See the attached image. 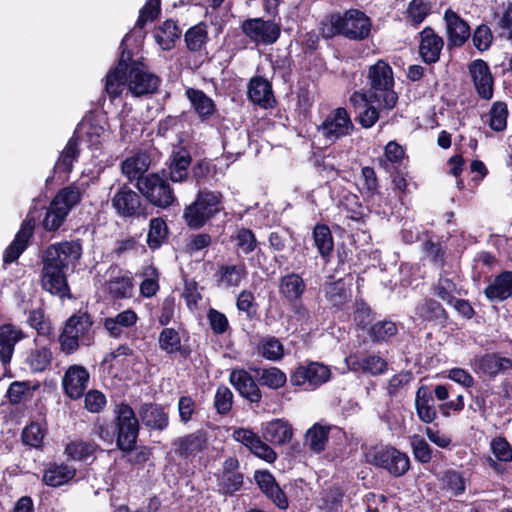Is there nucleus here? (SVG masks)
Returning a JSON list of instances; mask_svg holds the SVG:
<instances>
[{
    "mask_svg": "<svg viewBox=\"0 0 512 512\" xmlns=\"http://www.w3.org/2000/svg\"><path fill=\"white\" fill-rule=\"evenodd\" d=\"M112 207L122 218H146L147 205L142 196L127 184L120 186L111 199Z\"/></svg>",
    "mask_w": 512,
    "mask_h": 512,
    "instance_id": "9b49d317",
    "label": "nucleus"
},
{
    "mask_svg": "<svg viewBox=\"0 0 512 512\" xmlns=\"http://www.w3.org/2000/svg\"><path fill=\"white\" fill-rule=\"evenodd\" d=\"M493 18L498 19L495 28L503 32H508L507 38L512 40V2L508 1L506 5H503L501 14L494 12Z\"/></svg>",
    "mask_w": 512,
    "mask_h": 512,
    "instance_id": "774afa93",
    "label": "nucleus"
},
{
    "mask_svg": "<svg viewBox=\"0 0 512 512\" xmlns=\"http://www.w3.org/2000/svg\"><path fill=\"white\" fill-rule=\"evenodd\" d=\"M306 291V284L298 273L291 272L279 279V293L286 302L301 300Z\"/></svg>",
    "mask_w": 512,
    "mask_h": 512,
    "instance_id": "2f4dec72",
    "label": "nucleus"
},
{
    "mask_svg": "<svg viewBox=\"0 0 512 512\" xmlns=\"http://www.w3.org/2000/svg\"><path fill=\"white\" fill-rule=\"evenodd\" d=\"M346 217L357 223L365 224L369 218V211L362 205L356 194H349L342 201Z\"/></svg>",
    "mask_w": 512,
    "mask_h": 512,
    "instance_id": "3c124183",
    "label": "nucleus"
},
{
    "mask_svg": "<svg viewBox=\"0 0 512 512\" xmlns=\"http://www.w3.org/2000/svg\"><path fill=\"white\" fill-rule=\"evenodd\" d=\"M133 279L123 275L112 277L106 282V290L113 300H122L131 297Z\"/></svg>",
    "mask_w": 512,
    "mask_h": 512,
    "instance_id": "09e8293b",
    "label": "nucleus"
},
{
    "mask_svg": "<svg viewBox=\"0 0 512 512\" xmlns=\"http://www.w3.org/2000/svg\"><path fill=\"white\" fill-rule=\"evenodd\" d=\"M128 73V88L135 97L151 95L157 92L162 80L156 74L145 69L141 61L132 63Z\"/></svg>",
    "mask_w": 512,
    "mask_h": 512,
    "instance_id": "2eb2a0df",
    "label": "nucleus"
},
{
    "mask_svg": "<svg viewBox=\"0 0 512 512\" xmlns=\"http://www.w3.org/2000/svg\"><path fill=\"white\" fill-rule=\"evenodd\" d=\"M25 338L24 332L11 323L0 326V362L10 364L15 345Z\"/></svg>",
    "mask_w": 512,
    "mask_h": 512,
    "instance_id": "c85d7f7f",
    "label": "nucleus"
},
{
    "mask_svg": "<svg viewBox=\"0 0 512 512\" xmlns=\"http://www.w3.org/2000/svg\"><path fill=\"white\" fill-rule=\"evenodd\" d=\"M444 19L447 26L448 48L463 46L471 35L468 22L451 9L445 11Z\"/></svg>",
    "mask_w": 512,
    "mask_h": 512,
    "instance_id": "4be33fe9",
    "label": "nucleus"
},
{
    "mask_svg": "<svg viewBox=\"0 0 512 512\" xmlns=\"http://www.w3.org/2000/svg\"><path fill=\"white\" fill-rule=\"evenodd\" d=\"M242 33L256 45H271L277 42L281 35V27L273 20L263 18H248L241 24Z\"/></svg>",
    "mask_w": 512,
    "mask_h": 512,
    "instance_id": "4468645a",
    "label": "nucleus"
},
{
    "mask_svg": "<svg viewBox=\"0 0 512 512\" xmlns=\"http://www.w3.org/2000/svg\"><path fill=\"white\" fill-rule=\"evenodd\" d=\"M229 382L239 395L248 401L251 405L259 407L262 401V391L257 378L254 377L244 368H236L230 372Z\"/></svg>",
    "mask_w": 512,
    "mask_h": 512,
    "instance_id": "f3484780",
    "label": "nucleus"
},
{
    "mask_svg": "<svg viewBox=\"0 0 512 512\" xmlns=\"http://www.w3.org/2000/svg\"><path fill=\"white\" fill-rule=\"evenodd\" d=\"M508 106L505 102H494L489 111V127L495 132H502L507 128Z\"/></svg>",
    "mask_w": 512,
    "mask_h": 512,
    "instance_id": "bf43d9fd",
    "label": "nucleus"
},
{
    "mask_svg": "<svg viewBox=\"0 0 512 512\" xmlns=\"http://www.w3.org/2000/svg\"><path fill=\"white\" fill-rule=\"evenodd\" d=\"M80 138L75 133L68 140L63 151L60 153L56 161L53 172L57 173H70L73 167V162L76 161L80 155L79 149Z\"/></svg>",
    "mask_w": 512,
    "mask_h": 512,
    "instance_id": "58836bf2",
    "label": "nucleus"
},
{
    "mask_svg": "<svg viewBox=\"0 0 512 512\" xmlns=\"http://www.w3.org/2000/svg\"><path fill=\"white\" fill-rule=\"evenodd\" d=\"M366 90H356L349 97V104L356 114L355 121L364 129L372 128L380 119L381 111H391L398 103L395 78L391 65L378 59L366 74Z\"/></svg>",
    "mask_w": 512,
    "mask_h": 512,
    "instance_id": "f257e3e1",
    "label": "nucleus"
},
{
    "mask_svg": "<svg viewBox=\"0 0 512 512\" xmlns=\"http://www.w3.org/2000/svg\"><path fill=\"white\" fill-rule=\"evenodd\" d=\"M47 429L36 421H31L26 425L21 433V440L25 446L30 448H42L44 437L46 436Z\"/></svg>",
    "mask_w": 512,
    "mask_h": 512,
    "instance_id": "6e6d98bb",
    "label": "nucleus"
},
{
    "mask_svg": "<svg viewBox=\"0 0 512 512\" xmlns=\"http://www.w3.org/2000/svg\"><path fill=\"white\" fill-rule=\"evenodd\" d=\"M122 172L130 179H139L144 177L142 175L147 170L145 159L141 156L128 157L122 162Z\"/></svg>",
    "mask_w": 512,
    "mask_h": 512,
    "instance_id": "338daca9",
    "label": "nucleus"
},
{
    "mask_svg": "<svg viewBox=\"0 0 512 512\" xmlns=\"http://www.w3.org/2000/svg\"><path fill=\"white\" fill-rule=\"evenodd\" d=\"M314 246L325 264L331 262L334 252V238L327 224L317 223L312 230Z\"/></svg>",
    "mask_w": 512,
    "mask_h": 512,
    "instance_id": "7c9ffc66",
    "label": "nucleus"
},
{
    "mask_svg": "<svg viewBox=\"0 0 512 512\" xmlns=\"http://www.w3.org/2000/svg\"><path fill=\"white\" fill-rule=\"evenodd\" d=\"M123 66L122 63L116 64L106 75L105 91L111 98L118 97L124 85L128 84V73L123 71Z\"/></svg>",
    "mask_w": 512,
    "mask_h": 512,
    "instance_id": "de8ad7c7",
    "label": "nucleus"
},
{
    "mask_svg": "<svg viewBox=\"0 0 512 512\" xmlns=\"http://www.w3.org/2000/svg\"><path fill=\"white\" fill-rule=\"evenodd\" d=\"M191 162L192 157L187 148L182 146L174 148L166 163L169 179L175 183L186 180Z\"/></svg>",
    "mask_w": 512,
    "mask_h": 512,
    "instance_id": "bb28decb",
    "label": "nucleus"
},
{
    "mask_svg": "<svg viewBox=\"0 0 512 512\" xmlns=\"http://www.w3.org/2000/svg\"><path fill=\"white\" fill-rule=\"evenodd\" d=\"M97 450H100V446L93 440H74L65 447V453L69 458L82 462L88 461L89 458H94Z\"/></svg>",
    "mask_w": 512,
    "mask_h": 512,
    "instance_id": "c03bdc74",
    "label": "nucleus"
},
{
    "mask_svg": "<svg viewBox=\"0 0 512 512\" xmlns=\"http://www.w3.org/2000/svg\"><path fill=\"white\" fill-rule=\"evenodd\" d=\"M354 129L353 122L346 108L338 107L332 110L320 125L317 131L331 144L348 136Z\"/></svg>",
    "mask_w": 512,
    "mask_h": 512,
    "instance_id": "f8f14e48",
    "label": "nucleus"
},
{
    "mask_svg": "<svg viewBox=\"0 0 512 512\" xmlns=\"http://www.w3.org/2000/svg\"><path fill=\"white\" fill-rule=\"evenodd\" d=\"M36 226V217L32 211H29L22 221L20 229L17 231L13 241L3 252V263L11 264L15 262L21 254L29 247L34 236Z\"/></svg>",
    "mask_w": 512,
    "mask_h": 512,
    "instance_id": "dca6fc26",
    "label": "nucleus"
},
{
    "mask_svg": "<svg viewBox=\"0 0 512 512\" xmlns=\"http://www.w3.org/2000/svg\"><path fill=\"white\" fill-rule=\"evenodd\" d=\"M258 352L267 360L279 361L284 356V346L276 337L266 336L260 339Z\"/></svg>",
    "mask_w": 512,
    "mask_h": 512,
    "instance_id": "13d9d810",
    "label": "nucleus"
},
{
    "mask_svg": "<svg viewBox=\"0 0 512 512\" xmlns=\"http://www.w3.org/2000/svg\"><path fill=\"white\" fill-rule=\"evenodd\" d=\"M27 323L37 331L39 336L54 339L53 327L51 321L45 317L44 310L41 308L29 311Z\"/></svg>",
    "mask_w": 512,
    "mask_h": 512,
    "instance_id": "4d7b16f0",
    "label": "nucleus"
},
{
    "mask_svg": "<svg viewBox=\"0 0 512 512\" xmlns=\"http://www.w3.org/2000/svg\"><path fill=\"white\" fill-rule=\"evenodd\" d=\"M248 271L244 262L238 264H222L216 272L219 286L238 287L247 277Z\"/></svg>",
    "mask_w": 512,
    "mask_h": 512,
    "instance_id": "f704fd0d",
    "label": "nucleus"
},
{
    "mask_svg": "<svg viewBox=\"0 0 512 512\" xmlns=\"http://www.w3.org/2000/svg\"><path fill=\"white\" fill-rule=\"evenodd\" d=\"M114 413L113 424L116 446L124 453H131L136 447L139 436V419L130 404L125 401L116 405Z\"/></svg>",
    "mask_w": 512,
    "mask_h": 512,
    "instance_id": "0eeeda50",
    "label": "nucleus"
},
{
    "mask_svg": "<svg viewBox=\"0 0 512 512\" xmlns=\"http://www.w3.org/2000/svg\"><path fill=\"white\" fill-rule=\"evenodd\" d=\"M256 378L260 386H266L277 390L287 382V376L280 368L272 366L269 368H255Z\"/></svg>",
    "mask_w": 512,
    "mask_h": 512,
    "instance_id": "49530a36",
    "label": "nucleus"
},
{
    "mask_svg": "<svg viewBox=\"0 0 512 512\" xmlns=\"http://www.w3.org/2000/svg\"><path fill=\"white\" fill-rule=\"evenodd\" d=\"M82 199V193L76 186L69 185L60 189L53 197L46 209L41 222L42 228L47 232L57 231L67 219L70 211Z\"/></svg>",
    "mask_w": 512,
    "mask_h": 512,
    "instance_id": "423d86ee",
    "label": "nucleus"
},
{
    "mask_svg": "<svg viewBox=\"0 0 512 512\" xmlns=\"http://www.w3.org/2000/svg\"><path fill=\"white\" fill-rule=\"evenodd\" d=\"M332 376L329 366L316 362L308 361L305 364H299L290 373V384L300 387L305 391H314L330 380Z\"/></svg>",
    "mask_w": 512,
    "mask_h": 512,
    "instance_id": "9d476101",
    "label": "nucleus"
},
{
    "mask_svg": "<svg viewBox=\"0 0 512 512\" xmlns=\"http://www.w3.org/2000/svg\"><path fill=\"white\" fill-rule=\"evenodd\" d=\"M89 378V372L84 366H69L62 379L64 393L73 400L81 398L85 394Z\"/></svg>",
    "mask_w": 512,
    "mask_h": 512,
    "instance_id": "412c9836",
    "label": "nucleus"
},
{
    "mask_svg": "<svg viewBox=\"0 0 512 512\" xmlns=\"http://www.w3.org/2000/svg\"><path fill=\"white\" fill-rule=\"evenodd\" d=\"M366 331L372 343L382 344L397 335L398 327L394 321L383 319L374 321Z\"/></svg>",
    "mask_w": 512,
    "mask_h": 512,
    "instance_id": "79ce46f5",
    "label": "nucleus"
},
{
    "mask_svg": "<svg viewBox=\"0 0 512 512\" xmlns=\"http://www.w3.org/2000/svg\"><path fill=\"white\" fill-rule=\"evenodd\" d=\"M58 342L60 351L66 356L73 355L81 346L94 344V319L87 308H80L65 320Z\"/></svg>",
    "mask_w": 512,
    "mask_h": 512,
    "instance_id": "20e7f679",
    "label": "nucleus"
},
{
    "mask_svg": "<svg viewBox=\"0 0 512 512\" xmlns=\"http://www.w3.org/2000/svg\"><path fill=\"white\" fill-rule=\"evenodd\" d=\"M247 95L253 104L264 109L273 108L276 104L272 84L262 76H254L250 79Z\"/></svg>",
    "mask_w": 512,
    "mask_h": 512,
    "instance_id": "393cba45",
    "label": "nucleus"
},
{
    "mask_svg": "<svg viewBox=\"0 0 512 512\" xmlns=\"http://www.w3.org/2000/svg\"><path fill=\"white\" fill-rule=\"evenodd\" d=\"M223 195L219 191L200 189L194 201L183 211V220L191 230H199L224 210Z\"/></svg>",
    "mask_w": 512,
    "mask_h": 512,
    "instance_id": "39448f33",
    "label": "nucleus"
},
{
    "mask_svg": "<svg viewBox=\"0 0 512 512\" xmlns=\"http://www.w3.org/2000/svg\"><path fill=\"white\" fill-rule=\"evenodd\" d=\"M158 346L165 354H179L184 360L190 358L192 353V349L189 345L182 344L179 331L171 327H164L159 332Z\"/></svg>",
    "mask_w": 512,
    "mask_h": 512,
    "instance_id": "a878e982",
    "label": "nucleus"
},
{
    "mask_svg": "<svg viewBox=\"0 0 512 512\" xmlns=\"http://www.w3.org/2000/svg\"><path fill=\"white\" fill-rule=\"evenodd\" d=\"M434 294L447 304H452L456 295H462V289L457 287V284L452 278L440 275L437 282L433 286Z\"/></svg>",
    "mask_w": 512,
    "mask_h": 512,
    "instance_id": "5fc2aeb1",
    "label": "nucleus"
},
{
    "mask_svg": "<svg viewBox=\"0 0 512 512\" xmlns=\"http://www.w3.org/2000/svg\"><path fill=\"white\" fill-rule=\"evenodd\" d=\"M231 240L235 245L238 255H248L254 252L259 246L256 234L247 227L237 228L235 233L231 236Z\"/></svg>",
    "mask_w": 512,
    "mask_h": 512,
    "instance_id": "a18cd8bd",
    "label": "nucleus"
},
{
    "mask_svg": "<svg viewBox=\"0 0 512 512\" xmlns=\"http://www.w3.org/2000/svg\"><path fill=\"white\" fill-rule=\"evenodd\" d=\"M411 448L416 461L421 464H428L431 462L433 451L431 446L424 438L420 437L419 435H414L411 439Z\"/></svg>",
    "mask_w": 512,
    "mask_h": 512,
    "instance_id": "69168bd1",
    "label": "nucleus"
},
{
    "mask_svg": "<svg viewBox=\"0 0 512 512\" xmlns=\"http://www.w3.org/2000/svg\"><path fill=\"white\" fill-rule=\"evenodd\" d=\"M366 457L370 464L386 470L394 477L403 476L410 468L407 454L392 446L374 447Z\"/></svg>",
    "mask_w": 512,
    "mask_h": 512,
    "instance_id": "1a4fd4ad",
    "label": "nucleus"
},
{
    "mask_svg": "<svg viewBox=\"0 0 512 512\" xmlns=\"http://www.w3.org/2000/svg\"><path fill=\"white\" fill-rule=\"evenodd\" d=\"M432 5L429 0H411L407 14L414 27H418L431 13Z\"/></svg>",
    "mask_w": 512,
    "mask_h": 512,
    "instance_id": "052dcab7",
    "label": "nucleus"
},
{
    "mask_svg": "<svg viewBox=\"0 0 512 512\" xmlns=\"http://www.w3.org/2000/svg\"><path fill=\"white\" fill-rule=\"evenodd\" d=\"M324 293L327 302L337 310H342L351 298V289L344 279L327 282L324 285Z\"/></svg>",
    "mask_w": 512,
    "mask_h": 512,
    "instance_id": "4c0bfd02",
    "label": "nucleus"
},
{
    "mask_svg": "<svg viewBox=\"0 0 512 512\" xmlns=\"http://www.w3.org/2000/svg\"><path fill=\"white\" fill-rule=\"evenodd\" d=\"M142 425L148 432L162 433L170 426V415L166 406L156 402H144L138 408Z\"/></svg>",
    "mask_w": 512,
    "mask_h": 512,
    "instance_id": "a211bd4d",
    "label": "nucleus"
},
{
    "mask_svg": "<svg viewBox=\"0 0 512 512\" xmlns=\"http://www.w3.org/2000/svg\"><path fill=\"white\" fill-rule=\"evenodd\" d=\"M468 71L478 96L490 100L494 93V77L488 63L483 59H475L469 63Z\"/></svg>",
    "mask_w": 512,
    "mask_h": 512,
    "instance_id": "aec40b11",
    "label": "nucleus"
},
{
    "mask_svg": "<svg viewBox=\"0 0 512 512\" xmlns=\"http://www.w3.org/2000/svg\"><path fill=\"white\" fill-rule=\"evenodd\" d=\"M236 307L240 312L246 314L248 320H253L258 311V304L253 292L246 289L242 290L237 296Z\"/></svg>",
    "mask_w": 512,
    "mask_h": 512,
    "instance_id": "e2e57ef3",
    "label": "nucleus"
},
{
    "mask_svg": "<svg viewBox=\"0 0 512 512\" xmlns=\"http://www.w3.org/2000/svg\"><path fill=\"white\" fill-rule=\"evenodd\" d=\"M417 317L432 326L445 328L448 325L449 314L443 305L433 298H424L415 308Z\"/></svg>",
    "mask_w": 512,
    "mask_h": 512,
    "instance_id": "5701e85b",
    "label": "nucleus"
},
{
    "mask_svg": "<svg viewBox=\"0 0 512 512\" xmlns=\"http://www.w3.org/2000/svg\"><path fill=\"white\" fill-rule=\"evenodd\" d=\"M185 94L201 121L210 119L217 111L215 102L203 90L187 88Z\"/></svg>",
    "mask_w": 512,
    "mask_h": 512,
    "instance_id": "72a5a7b5",
    "label": "nucleus"
},
{
    "mask_svg": "<svg viewBox=\"0 0 512 512\" xmlns=\"http://www.w3.org/2000/svg\"><path fill=\"white\" fill-rule=\"evenodd\" d=\"M76 475V470L66 464L49 463L43 471L42 481L50 487H60Z\"/></svg>",
    "mask_w": 512,
    "mask_h": 512,
    "instance_id": "c9c22d12",
    "label": "nucleus"
},
{
    "mask_svg": "<svg viewBox=\"0 0 512 512\" xmlns=\"http://www.w3.org/2000/svg\"><path fill=\"white\" fill-rule=\"evenodd\" d=\"M322 25V34L326 39L340 36L349 41L362 42L371 37L373 21L363 10L350 8L326 15Z\"/></svg>",
    "mask_w": 512,
    "mask_h": 512,
    "instance_id": "7ed1b4c3",
    "label": "nucleus"
},
{
    "mask_svg": "<svg viewBox=\"0 0 512 512\" xmlns=\"http://www.w3.org/2000/svg\"><path fill=\"white\" fill-rule=\"evenodd\" d=\"M489 302H504L512 297V270H502L484 289Z\"/></svg>",
    "mask_w": 512,
    "mask_h": 512,
    "instance_id": "cd10ccee",
    "label": "nucleus"
},
{
    "mask_svg": "<svg viewBox=\"0 0 512 512\" xmlns=\"http://www.w3.org/2000/svg\"><path fill=\"white\" fill-rule=\"evenodd\" d=\"M353 308V320L356 327L362 331H366L373 324L376 313L361 297L355 299Z\"/></svg>",
    "mask_w": 512,
    "mask_h": 512,
    "instance_id": "8fccbe9b",
    "label": "nucleus"
},
{
    "mask_svg": "<svg viewBox=\"0 0 512 512\" xmlns=\"http://www.w3.org/2000/svg\"><path fill=\"white\" fill-rule=\"evenodd\" d=\"M422 250L433 264L441 267L445 265L446 251L438 237H430L425 240L422 244Z\"/></svg>",
    "mask_w": 512,
    "mask_h": 512,
    "instance_id": "680f3d73",
    "label": "nucleus"
},
{
    "mask_svg": "<svg viewBox=\"0 0 512 512\" xmlns=\"http://www.w3.org/2000/svg\"><path fill=\"white\" fill-rule=\"evenodd\" d=\"M262 436L273 445H284L292 439L293 428L285 419H273L263 426Z\"/></svg>",
    "mask_w": 512,
    "mask_h": 512,
    "instance_id": "c756f323",
    "label": "nucleus"
},
{
    "mask_svg": "<svg viewBox=\"0 0 512 512\" xmlns=\"http://www.w3.org/2000/svg\"><path fill=\"white\" fill-rule=\"evenodd\" d=\"M181 36V29L176 21L168 19L161 26L155 29L154 38L157 44L164 50L174 47L176 39Z\"/></svg>",
    "mask_w": 512,
    "mask_h": 512,
    "instance_id": "37998d69",
    "label": "nucleus"
},
{
    "mask_svg": "<svg viewBox=\"0 0 512 512\" xmlns=\"http://www.w3.org/2000/svg\"><path fill=\"white\" fill-rule=\"evenodd\" d=\"M418 54L423 63L433 65L440 60L444 39L430 27H424L418 34Z\"/></svg>",
    "mask_w": 512,
    "mask_h": 512,
    "instance_id": "6ab92c4d",
    "label": "nucleus"
},
{
    "mask_svg": "<svg viewBox=\"0 0 512 512\" xmlns=\"http://www.w3.org/2000/svg\"><path fill=\"white\" fill-rule=\"evenodd\" d=\"M80 239L50 244L41 256V286L52 295L60 298L70 296L66 271L70 263L75 265L82 257Z\"/></svg>",
    "mask_w": 512,
    "mask_h": 512,
    "instance_id": "f03ea898",
    "label": "nucleus"
},
{
    "mask_svg": "<svg viewBox=\"0 0 512 512\" xmlns=\"http://www.w3.org/2000/svg\"><path fill=\"white\" fill-rule=\"evenodd\" d=\"M169 228L162 217H155L149 221L147 245L152 250L160 249L169 240Z\"/></svg>",
    "mask_w": 512,
    "mask_h": 512,
    "instance_id": "ea45409f",
    "label": "nucleus"
},
{
    "mask_svg": "<svg viewBox=\"0 0 512 512\" xmlns=\"http://www.w3.org/2000/svg\"><path fill=\"white\" fill-rule=\"evenodd\" d=\"M237 457L230 456L222 464L221 470L215 474L217 492L224 497H233L244 486V474L239 470Z\"/></svg>",
    "mask_w": 512,
    "mask_h": 512,
    "instance_id": "ddd939ff",
    "label": "nucleus"
},
{
    "mask_svg": "<svg viewBox=\"0 0 512 512\" xmlns=\"http://www.w3.org/2000/svg\"><path fill=\"white\" fill-rule=\"evenodd\" d=\"M53 360V353L47 346L30 349L27 353L25 364L32 373H42L46 371Z\"/></svg>",
    "mask_w": 512,
    "mask_h": 512,
    "instance_id": "a19ab883",
    "label": "nucleus"
},
{
    "mask_svg": "<svg viewBox=\"0 0 512 512\" xmlns=\"http://www.w3.org/2000/svg\"><path fill=\"white\" fill-rule=\"evenodd\" d=\"M475 366L478 373L494 378L500 372L512 368V359L487 353L475 360Z\"/></svg>",
    "mask_w": 512,
    "mask_h": 512,
    "instance_id": "473e14b6",
    "label": "nucleus"
},
{
    "mask_svg": "<svg viewBox=\"0 0 512 512\" xmlns=\"http://www.w3.org/2000/svg\"><path fill=\"white\" fill-rule=\"evenodd\" d=\"M329 427L322 426L318 423L314 424L306 432V442L309 449L314 453H321L325 450L329 440Z\"/></svg>",
    "mask_w": 512,
    "mask_h": 512,
    "instance_id": "603ef678",
    "label": "nucleus"
},
{
    "mask_svg": "<svg viewBox=\"0 0 512 512\" xmlns=\"http://www.w3.org/2000/svg\"><path fill=\"white\" fill-rule=\"evenodd\" d=\"M206 445L207 437L203 430L178 437L172 443L174 453L182 459L195 457L206 448Z\"/></svg>",
    "mask_w": 512,
    "mask_h": 512,
    "instance_id": "b1692460",
    "label": "nucleus"
},
{
    "mask_svg": "<svg viewBox=\"0 0 512 512\" xmlns=\"http://www.w3.org/2000/svg\"><path fill=\"white\" fill-rule=\"evenodd\" d=\"M186 47L191 52H199L208 41L207 25L200 22L190 27L184 35Z\"/></svg>",
    "mask_w": 512,
    "mask_h": 512,
    "instance_id": "864d4df0",
    "label": "nucleus"
},
{
    "mask_svg": "<svg viewBox=\"0 0 512 512\" xmlns=\"http://www.w3.org/2000/svg\"><path fill=\"white\" fill-rule=\"evenodd\" d=\"M214 408L220 415H228L233 405V393L225 385L218 386L214 396Z\"/></svg>",
    "mask_w": 512,
    "mask_h": 512,
    "instance_id": "0e129e2a",
    "label": "nucleus"
},
{
    "mask_svg": "<svg viewBox=\"0 0 512 512\" xmlns=\"http://www.w3.org/2000/svg\"><path fill=\"white\" fill-rule=\"evenodd\" d=\"M169 180L165 175V170H162V175L159 173H149L138 179L137 188L151 205L167 209L177 201Z\"/></svg>",
    "mask_w": 512,
    "mask_h": 512,
    "instance_id": "6e6552de",
    "label": "nucleus"
},
{
    "mask_svg": "<svg viewBox=\"0 0 512 512\" xmlns=\"http://www.w3.org/2000/svg\"><path fill=\"white\" fill-rule=\"evenodd\" d=\"M137 313L132 309L124 310L115 317L104 319L103 326L113 338H120L123 334V328H131L138 321Z\"/></svg>",
    "mask_w": 512,
    "mask_h": 512,
    "instance_id": "e433bc0d",
    "label": "nucleus"
}]
</instances>
